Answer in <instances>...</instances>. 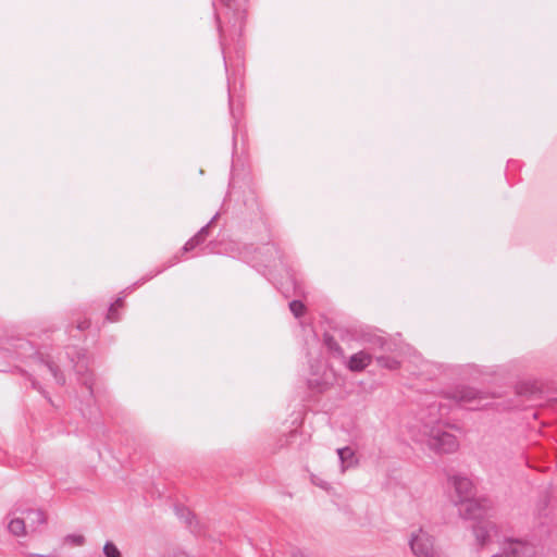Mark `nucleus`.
I'll return each mask as SVG.
<instances>
[{
    "label": "nucleus",
    "instance_id": "13",
    "mask_svg": "<svg viewBox=\"0 0 557 557\" xmlns=\"http://www.w3.org/2000/svg\"><path fill=\"white\" fill-rule=\"evenodd\" d=\"M338 459L341 462L342 472H345L347 469L355 467L358 462L355 451L350 447L338 448L337 450Z\"/></svg>",
    "mask_w": 557,
    "mask_h": 557
},
{
    "label": "nucleus",
    "instance_id": "36",
    "mask_svg": "<svg viewBox=\"0 0 557 557\" xmlns=\"http://www.w3.org/2000/svg\"><path fill=\"white\" fill-rule=\"evenodd\" d=\"M492 557H503V556H500V555H495V556H492Z\"/></svg>",
    "mask_w": 557,
    "mask_h": 557
},
{
    "label": "nucleus",
    "instance_id": "34",
    "mask_svg": "<svg viewBox=\"0 0 557 557\" xmlns=\"http://www.w3.org/2000/svg\"><path fill=\"white\" fill-rule=\"evenodd\" d=\"M263 249L267 250V251H271L272 249H274V247L270 246V245H267V246L263 247Z\"/></svg>",
    "mask_w": 557,
    "mask_h": 557
},
{
    "label": "nucleus",
    "instance_id": "31",
    "mask_svg": "<svg viewBox=\"0 0 557 557\" xmlns=\"http://www.w3.org/2000/svg\"><path fill=\"white\" fill-rule=\"evenodd\" d=\"M317 485H320L321 487L323 488H326L327 487V483L326 482H314Z\"/></svg>",
    "mask_w": 557,
    "mask_h": 557
},
{
    "label": "nucleus",
    "instance_id": "35",
    "mask_svg": "<svg viewBox=\"0 0 557 557\" xmlns=\"http://www.w3.org/2000/svg\"><path fill=\"white\" fill-rule=\"evenodd\" d=\"M230 107H231V110H232V114L234 115V112H233V109H232L233 103L231 101H230Z\"/></svg>",
    "mask_w": 557,
    "mask_h": 557
},
{
    "label": "nucleus",
    "instance_id": "8",
    "mask_svg": "<svg viewBox=\"0 0 557 557\" xmlns=\"http://www.w3.org/2000/svg\"><path fill=\"white\" fill-rule=\"evenodd\" d=\"M25 524L27 530L34 532L39 529V527L46 524L47 519L46 515L40 509H28L25 511Z\"/></svg>",
    "mask_w": 557,
    "mask_h": 557
},
{
    "label": "nucleus",
    "instance_id": "21",
    "mask_svg": "<svg viewBox=\"0 0 557 557\" xmlns=\"http://www.w3.org/2000/svg\"><path fill=\"white\" fill-rule=\"evenodd\" d=\"M289 309L296 318H299L305 311V306L300 300H293L289 302Z\"/></svg>",
    "mask_w": 557,
    "mask_h": 557
},
{
    "label": "nucleus",
    "instance_id": "23",
    "mask_svg": "<svg viewBox=\"0 0 557 557\" xmlns=\"http://www.w3.org/2000/svg\"><path fill=\"white\" fill-rule=\"evenodd\" d=\"M418 540V535L416 533H412L411 534V539H410V548L412 550V553L414 555H417V550H416V541Z\"/></svg>",
    "mask_w": 557,
    "mask_h": 557
},
{
    "label": "nucleus",
    "instance_id": "25",
    "mask_svg": "<svg viewBox=\"0 0 557 557\" xmlns=\"http://www.w3.org/2000/svg\"><path fill=\"white\" fill-rule=\"evenodd\" d=\"M462 398L467 401H471L476 398V393L473 391H469L467 395H463Z\"/></svg>",
    "mask_w": 557,
    "mask_h": 557
},
{
    "label": "nucleus",
    "instance_id": "17",
    "mask_svg": "<svg viewBox=\"0 0 557 557\" xmlns=\"http://www.w3.org/2000/svg\"><path fill=\"white\" fill-rule=\"evenodd\" d=\"M175 512H176V516L182 521H184L191 529L193 532H196V530L193 528V522L195 520V517L188 508L176 506Z\"/></svg>",
    "mask_w": 557,
    "mask_h": 557
},
{
    "label": "nucleus",
    "instance_id": "22",
    "mask_svg": "<svg viewBox=\"0 0 557 557\" xmlns=\"http://www.w3.org/2000/svg\"><path fill=\"white\" fill-rule=\"evenodd\" d=\"M65 542L75 546H81L85 542V537L81 534H69Z\"/></svg>",
    "mask_w": 557,
    "mask_h": 557
},
{
    "label": "nucleus",
    "instance_id": "9",
    "mask_svg": "<svg viewBox=\"0 0 557 557\" xmlns=\"http://www.w3.org/2000/svg\"><path fill=\"white\" fill-rule=\"evenodd\" d=\"M505 556L506 557H532L533 556V548L531 545L515 541L508 544V546L505 548Z\"/></svg>",
    "mask_w": 557,
    "mask_h": 557
},
{
    "label": "nucleus",
    "instance_id": "32",
    "mask_svg": "<svg viewBox=\"0 0 557 557\" xmlns=\"http://www.w3.org/2000/svg\"><path fill=\"white\" fill-rule=\"evenodd\" d=\"M174 557H190V556H188L185 553H177V554L174 555Z\"/></svg>",
    "mask_w": 557,
    "mask_h": 557
},
{
    "label": "nucleus",
    "instance_id": "2",
    "mask_svg": "<svg viewBox=\"0 0 557 557\" xmlns=\"http://www.w3.org/2000/svg\"><path fill=\"white\" fill-rule=\"evenodd\" d=\"M337 382V374L333 368L324 366L322 372L318 370L311 371L310 377L308 379V385L310 388L315 389L319 393L325 392Z\"/></svg>",
    "mask_w": 557,
    "mask_h": 557
},
{
    "label": "nucleus",
    "instance_id": "19",
    "mask_svg": "<svg viewBox=\"0 0 557 557\" xmlns=\"http://www.w3.org/2000/svg\"><path fill=\"white\" fill-rule=\"evenodd\" d=\"M376 362L380 367L386 368L389 370H395L399 366V362L395 358L388 357V356L376 357Z\"/></svg>",
    "mask_w": 557,
    "mask_h": 557
},
{
    "label": "nucleus",
    "instance_id": "11",
    "mask_svg": "<svg viewBox=\"0 0 557 557\" xmlns=\"http://www.w3.org/2000/svg\"><path fill=\"white\" fill-rule=\"evenodd\" d=\"M85 356H83L82 360L79 359L74 368L77 374L79 375V380L85 385L90 397H94V380L92 374L87 371L86 366L84 364Z\"/></svg>",
    "mask_w": 557,
    "mask_h": 557
},
{
    "label": "nucleus",
    "instance_id": "27",
    "mask_svg": "<svg viewBox=\"0 0 557 557\" xmlns=\"http://www.w3.org/2000/svg\"><path fill=\"white\" fill-rule=\"evenodd\" d=\"M162 271H163V269L158 270L156 273H153V274H151L150 276L146 277L143 282L137 283L136 285H140V284H143V283L147 282L148 280L152 278L154 275H157L158 273H161Z\"/></svg>",
    "mask_w": 557,
    "mask_h": 557
},
{
    "label": "nucleus",
    "instance_id": "4",
    "mask_svg": "<svg viewBox=\"0 0 557 557\" xmlns=\"http://www.w3.org/2000/svg\"><path fill=\"white\" fill-rule=\"evenodd\" d=\"M372 362V354L367 350H359L345 359V367L350 372H362Z\"/></svg>",
    "mask_w": 557,
    "mask_h": 557
},
{
    "label": "nucleus",
    "instance_id": "16",
    "mask_svg": "<svg viewBox=\"0 0 557 557\" xmlns=\"http://www.w3.org/2000/svg\"><path fill=\"white\" fill-rule=\"evenodd\" d=\"M8 529L16 536H22L27 533L24 518H12L8 524Z\"/></svg>",
    "mask_w": 557,
    "mask_h": 557
},
{
    "label": "nucleus",
    "instance_id": "26",
    "mask_svg": "<svg viewBox=\"0 0 557 557\" xmlns=\"http://www.w3.org/2000/svg\"><path fill=\"white\" fill-rule=\"evenodd\" d=\"M89 327V322L87 320H84L77 324V329L83 331Z\"/></svg>",
    "mask_w": 557,
    "mask_h": 557
},
{
    "label": "nucleus",
    "instance_id": "7",
    "mask_svg": "<svg viewBox=\"0 0 557 557\" xmlns=\"http://www.w3.org/2000/svg\"><path fill=\"white\" fill-rule=\"evenodd\" d=\"M459 513L465 518H476L481 515V511L483 509V504L481 500L475 498V495L471 496L470 499H468L465 503H460L457 505Z\"/></svg>",
    "mask_w": 557,
    "mask_h": 557
},
{
    "label": "nucleus",
    "instance_id": "33",
    "mask_svg": "<svg viewBox=\"0 0 557 557\" xmlns=\"http://www.w3.org/2000/svg\"><path fill=\"white\" fill-rule=\"evenodd\" d=\"M32 557H54L52 555H38V554H34L32 555Z\"/></svg>",
    "mask_w": 557,
    "mask_h": 557
},
{
    "label": "nucleus",
    "instance_id": "24",
    "mask_svg": "<svg viewBox=\"0 0 557 557\" xmlns=\"http://www.w3.org/2000/svg\"><path fill=\"white\" fill-rule=\"evenodd\" d=\"M215 22H216L218 30H219V34H220L221 46L223 47L222 26H221L220 17H219L218 14H215Z\"/></svg>",
    "mask_w": 557,
    "mask_h": 557
},
{
    "label": "nucleus",
    "instance_id": "20",
    "mask_svg": "<svg viewBox=\"0 0 557 557\" xmlns=\"http://www.w3.org/2000/svg\"><path fill=\"white\" fill-rule=\"evenodd\" d=\"M103 554L106 557H122L120 549L110 541L104 544Z\"/></svg>",
    "mask_w": 557,
    "mask_h": 557
},
{
    "label": "nucleus",
    "instance_id": "3",
    "mask_svg": "<svg viewBox=\"0 0 557 557\" xmlns=\"http://www.w3.org/2000/svg\"><path fill=\"white\" fill-rule=\"evenodd\" d=\"M430 445L435 450L442 453H451L457 449L458 441L456 436L449 432L437 429L430 434Z\"/></svg>",
    "mask_w": 557,
    "mask_h": 557
},
{
    "label": "nucleus",
    "instance_id": "12",
    "mask_svg": "<svg viewBox=\"0 0 557 557\" xmlns=\"http://www.w3.org/2000/svg\"><path fill=\"white\" fill-rule=\"evenodd\" d=\"M221 3L233 13V27L238 26V30H242L245 12L235 0H221Z\"/></svg>",
    "mask_w": 557,
    "mask_h": 557
},
{
    "label": "nucleus",
    "instance_id": "5",
    "mask_svg": "<svg viewBox=\"0 0 557 557\" xmlns=\"http://www.w3.org/2000/svg\"><path fill=\"white\" fill-rule=\"evenodd\" d=\"M358 339L368 346L371 350H385L388 344L384 336L377 334L371 330H362L358 336Z\"/></svg>",
    "mask_w": 557,
    "mask_h": 557
},
{
    "label": "nucleus",
    "instance_id": "28",
    "mask_svg": "<svg viewBox=\"0 0 557 557\" xmlns=\"http://www.w3.org/2000/svg\"><path fill=\"white\" fill-rule=\"evenodd\" d=\"M32 386L33 388L38 389L40 393L42 392L41 386L34 380L32 381Z\"/></svg>",
    "mask_w": 557,
    "mask_h": 557
},
{
    "label": "nucleus",
    "instance_id": "10",
    "mask_svg": "<svg viewBox=\"0 0 557 557\" xmlns=\"http://www.w3.org/2000/svg\"><path fill=\"white\" fill-rule=\"evenodd\" d=\"M216 218H218V213L211 219V221L208 224L202 226L194 237H191L190 239H188L186 242V244L183 247V252L191 251L198 245H200L201 243H203L206 240V238L209 234V227L216 220Z\"/></svg>",
    "mask_w": 557,
    "mask_h": 557
},
{
    "label": "nucleus",
    "instance_id": "14",
    "mask_svg": "<svg viewBox=\"0 0 557 557\" xmlns=\"http://www.w3.org/2000/svg\"><path fill=\"white\" fill-rule=\"evenodd\" d=\"M324 346L327 349V351L332 355V357L336 359H345V354L343 348L339 346V344L336 342V339L331 336L330 334H324L323 339Z\"/></svg>",
    "mask_w": 557,
    "mask_h": 557
},
{
    "label": "nucleus",
    "instance_id": "18",
    "mask_svg": "<svg viewBox=\"0 0 557 557\" xmlns=\"http://www.w3.org/2000/svg\"><path fill=\"white\" fill-rule=\"evenodd\" d=\"M123 307V298L119 297L114 304H112L109 308L107 320L110 322H116L120 320V315L117 314V308Z\"/></svg>",
    "mask_w": 557,
    "mask_h": 557
},
{
    "label": "nucleus",
    "instance_id": "30",
    "mask_svg": "<svg viewBox=\"0 0 557 557\" xmlns=\"http://www.w3.org/2000/svg\"><path fill=\"white\" fill-rule=\"evenodd\" d=\"M18 346H20V347H28V346H29V343H28V342H26V341H21Z\"/></svg>",
    "mask_w": 557,
    "mask_h": 557
},
{
    "label": "nucleus",
    "instance_id": "1",
    "mask_svg": "<svg viewBox=\"0 0 557 557\" xmlns=\"http://www.w3.org/2000/svg\"><path fill=\"white\" fill-rule=\"evenodd\" d=\"M474 495V486L470 479L455 475L449 479V497L457 506L465 503Z\"/></svg>",
    "mask_w": 557,
    "mask_h": 557
},
{
    "label": "nucleus",
    "instance_id": "29",
    "mask_svg": "<svg viewBox=\"0 0 557 557\" xmlns=\"http://www.w3.org/2000/svg\"><path fill=\"white\" fill-rule=\"evenodd\" d=\"M292 557H308V556H306V555H305L304 553H301V552H296V553H294V554H293V556H292Z\"/></svg>",
    "mask_w": 557,
    "mask_h": 557
},
{
    "label": "nucleus",
    "instance_id": "6",
    "mask_svg": "<svg viewBox=\"0 0 557 557\" xmlns=\"http://www.w3.org/2000/svg\"><path fill=\"white\" fill-rule=\"evenodd\" d=\"M495 533V527L491 522L482 521L474 525L473 535L475 545L484 547Z\"/></svg>",
    "mask_w": 557,
    "mask_h": 557
},
{
    "label": "nucleus",
    "instance_id": "15",
    "mask_svg": "<svg viewBox=\"0 0 557 557\" xmlns=\"http://www.w3.org/2000/svg\"><path fill=\"white\" fill-rule=\"evenodd\" d=\"M40 366L42 367L44 370L48 371L51 374L57 384L63 385L65 383V377L63 373L60 371L59 367L53 361L41 360Z\"/></svg>",
    "mask_w": 557,
    "mask_h": 557
}]
</instances>
